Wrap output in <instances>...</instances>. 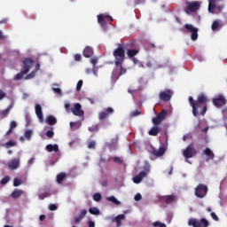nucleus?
<instances>
[{
  "mask_svg": "<svg viewBox=\"0 0 227 227\" xmlns=\"http://www.w3.org/2000/svg\"><path fill=\"white\" fill-rule=\"evenodd\" d=\"M188 100L191 107H192L193 116L196 117L198 114H200V116H205L207 114V103L208 102V98L205 94H200L197 100H194L192 97H189ZM198 109H201L200 112H199Z\"/></svg>",
  "mask_w": 227,
  "mask_h": 227,
  "instance_id": "obj_1",
  "label": "nucleus"
},
{
  "mask_svg": "<svg viewBox=\"0 0 227 227\" xmlns=\"http://www.w3.org/2000/svg\"><path fill=\"white\" fill-rule=\"evenodd\" d=\"M125 50H127V44H117V48L113 52V56L114 58H115V67H119V65H123V61H125Z\"/></svg>",
  "mask_w": 227,
  "mask_h": 227,
  "instance_id": "obj_2",
  "label": "nucleus"
},
{
  "mask_svg": "<svg viewBox=\"0 0 227 227\" xmlns=\"http://www.w3.org/2000/svg\"><path fill=\"white\" fill-rule=\"evenodd\" d=\"M200 2H186V8L184 10L185 13L189 15V13H196L198 10H200Z\"/></svg>",
  "mask_w": 227,
  "mask_h": 227,
  "instance_id": "obj_3",
  "label": "nucleus"
},
{
  "mask_svg": "<svg viewBox=\"0 0 227 227\" xmlns=\"http://www.w3.org/2000/svg\"><path fill=\"white\" fill-rule=\"evenodd\" d=\"M208 224V221L205 218H201L200 222L198 221L196 218H191L188 221V226L192 227H207Z\"/></svg>",
  "mask_w": 227,
  "mask_h": 227,
  "instance_id": "obj_4",
  "label": "nucleus"
},
{
  "mask_svg": "<svg viewBox=\"0 0 227 227\" xmlns=\"http://www.w3.org/2000/svg\"><path fill=\"white\" fill-rule=\"evenodd\" d=\"M144 169L145 170L141 171L132 178L134 184H141L143 182V178H146V176H148V173H150V167H145Z\"/></svg>",
  "mask_w": 227,
  "mask_h": 227,
  "instance_id": "obj_5",
  "label": "nucleus"
},
{
  "mask_svg": "<svg viewBox=\"0 0 227 227\" xmlns=\"http://www.w3.org/2000/svg\"><path fill=\"white\" fill-rule=\"evenodd\" d=\"M207 192H208V187L205 184H198V186L195 188V196L197 198H203L204 196H207Z\"/></svg>",
  "mask_w": 227,
  "mask_h": 227,
  "instance_id": "obj_6",
  "label": "nucleus"
},
{
  "mask_svg": "<svg viewBox=\"0 0 227 227\" xmlns=\"http://www.w3.org/2000/svg\"><path fill=\"white\" fill-rule=\"evenodd\" d=\"M198 152H196V149L194 148V145L192 144L189 145L186 149L183 152L184 157L185 159H192L194 155H196Z\"/></svg>",
  "mask_w": 227,
  "mask_h": 227,
  "instance_id": "obj_7",
  "label": "nucleus"
},
{
  "mask_svg": "<svg viewBox=\"0 0 227 227\" xmlns=\"http://www.w3.org/2000/svg\"><path fill=\"white\" fill-rule=\"evenodd\" d=\"M113 17L109 15H104V14H99L98 15V22L102 26V27H106L107 25V22L111 23L113 22Z\"/></svg>",
  "mask_w": 227,
  "mask_h": 227,
  "instance_id": "obj_8",
  "label": "nucleus"
},
{
  "mask_svg": "<svg viewBox=\"0 0 227 227\" xmlns=\"http://www.w3.org/2000/svg\"><path fill=\"white\" fill-rule=\"evenodd\" d=\"M160 98L163 102H169L171 100V97H173V90L167 89L161 92H160Z\"/></svg>",
  "mask_w": 227,
  "mask_h": 227,
  "instance_id": "obj_9",
  "label": "nucleus"
},
{
  "mask_svg": "<svg viewBox=\"0 0 227 227\" xmlns=\"http://www.w3.org/2000/svg\"><path fill=\"white\" fill-rule=\"evenodd\" d=\"M184 28H186L189 33H192L191 38L193 42H196V40H198V28L194 27L192 24H185Z\"/></svg>",
  "mask_w": 227,
  "mask_h": 227,
  "instance_id": "obj_10",
  "label": "nucleus"
},
{
  "mask_svg": "<svg viewBox=\"0 0 227 227\" xmlns=\"http://www.w3.org/2000/svg\"><path fill=\"white\" fill-rule=\"evenodd\" d=\"M71 112L74 116H84V110L79 103L74 104V106L71 108Z\"/></svg>",
  "mask_w": 227,
  "mask_h": 227,
  "instance_id": "obj_11",
  "label": "nucleus"
},
{
  "mask_svg": "<svg viewBox=\"0 0 227 227\" xmlns=\"http://www.w3.org/2000/svg\"><path fill=\"white\" fill-rule=\"evenodd\" d=\"M113 113H114V109H113V107H107L98 114V120H106L109 117V114H113Z\"/></svg>",
  "mask_w": 227,
  "mask_h": 227,
  "instance_id": "obj_12",
  "label": "nucleus"
},
{
  "mask_svg": "<svg viewBox=\"0 0 227 227\" xmlns=\"http://www.w3.org/2000/svg\"><path fill=\"white\" fill-rule=\"evenodd\" d=\"M213 104L215 107H223V106H226V98L223 95H219L218 98L213 99Z\"/></svg>",
  "mask_w": 227,
  "mask_h": 227,
  "instance_id": "obj_13",
  "label": "nucleus"
},
{
  "mask_svg": "<svg viewBox=\"0 0 227 227\" xmlns=\"http://www.w3.org/2000/svg\"><path fill=\"white\" fill-rule=\"evenodd\" d=\"M20 167V158H14L8 162L9 169H18Z\"/></svg>",
  "mask_w": 227,
  "mask_h": 227,
  "instance_id": "obj_14",
  "label": "nucleus"
},
{
  "mask_svg": "<svg viewBox=\"0 0 227 227\" xmlns=\"http://www.w3.org/2000/svg\"><path fill=\"white\" fill-rule=\"evenodd\" d=\"M35 65V61L31 59H23V70H27V73L31 70V67Z\"/></svg>",
  "mask_w": 227,
  "mask_h": 227,
  "instance_id": "obj_15",
  "label": "nucleus"
},
{
  "mask_svg": "<svg viewBox=\"0 0 227 227\" xmlns=\"http://www.w3.org/2000/svg\"><path fill=\"white\" fill-rule=\"evenodd\" d=\"M35 109L38 120L41 121V123H43V113L42 112V106L35 105Z\"/></svg>",
  "mask_w": 227,
  "mask_h": 227,
  "instance_id": "obj_16",
  "label": "nucleus"
},
{
  "mask_svg": "<svg viewBox=\"0 0 227 227\" xmlns=\"http://www.w3.org/2000/svg\"><path fill=\"white\" fill-rule=\"evenodd\" d=\"M204 153L207 157V159L206 160L207 162H208V160H214V159H215V154H214V152H212V150H210V148L208 147L204 150Z\"/></svg>",
  "mask_w": 227,
  "mask_h": 227,
  "instance_id": "obj_17",
  "label": "nucleus"
},
{
  "mask_svg": "<svg viewBox=\"0 0 227 227\" xmlns=\"http://www.w3.org/2000/svg\"><path fill=\"white\" fill-rule=\"evenodd\" d=\"M152 153L155 157H162V155H164V153H166V149L164 146H160L158 150H155V149L153 150Z\"/></svg>",
  "mask_w": 227,
  "mask_h": 227,
  "instance_id": "obj_18",
  "label": "nucleus"
},
{
  "mask_svg": "<svg viewBox=\"0 0 227 227\" xmlns=\"http://www.w3.org/2000/svg\"><path fill=\"white\" fill-rule=\"evenodd\" d=\"M223 27V23H221V20H215L213 21L211 29L212 31H219Z\"/></svg>",
  "mask_w": 227,
  "mask_h": 227,
  "instance_id": "obj_19",
  "label": "nucleus"
},
{
  "mask_svg": "<svg viewBox=\"0 0 227 227\" xmlns=\"http://www.w3.org/2000/svg\"><path fill=\"white\" fill-rule=\"evenodd\" d=\"M118 141H119L118 136L112 138L111 142L107 144L108 148H110V150H116V145H118Z\"/></svg>",
  "mask_w": 227,
  "mask_h": 227,
  "instance_id": "obj_20",
  "label": "nucleus"
},
{
  "mask_svg": "<svg viewBox=\"0 0 227 227\" xmlns=\"http://www.w3.org/2000/svg\"><path fill=\"white\" fill-rule=\"evenodd\" d=\"M86 214H88V210L82 209L80 214L74 218V223H79L82 219L86 217Z\"/></svg>",
  "mask_w": 227,
  "mask_h": 227,
  "instance_id": "obj_21",
  "label": "nucleus"
},
{
  "mask_svg": "<svg viewBox=\"0 0 227 227\" xmlns=\"http://www.w3.org/2000/svg\"><path fill=\"white\" fill-rule=\"evenodd\" d=\"M45 150H47V152H50V153H52V152L57 153V152H59V146H58L57 144H54V145L49 144L46 145Z\"/></svg>",
  "mask_w": 227,
  "mask_h": 227,
  "instance_id": "obj_22",
  "label": "nucleus"
},
{
  "mask_svg": "<svg viewBox=\"0 0 227 227\" xmlns=\"http://www.w3.org/2000/svg\"><path fill=\"white\" fill-rule=\"evenodd\" d=\"M84 58H91L93 56V48L87 46L82 51Z\"/></svg>",
  "mask_w": 227,
  "mask_h": 227,
  "instance_id": "obj_23",
  "label": "nucleus"
},
{
  "mask_svg": "<svg viewBox=\"0 0 227 227\" xmlns=\"http://www.w3.org/2000/svg\"><path fill=\"white\" fill-rule=\"evenodd\" d=\"M159 132H160V128L155 125L148 131V134L149 136H159Z\"/></svg>",
  "mask_w": 227,
  "mask_h": 227,
  "instance_id": "obj_24",
  "label": "nucleus"
},
{
  "mask_svg": "<svg viewBox=\"0 0 227 227\" xmlns=\"http://www.w3.org/2000/svg\"><path fill=\"white\" fill-rule=\"evenodd\" d=\"M22 194H24V192L22 190H18V189H15L11 196L12 198H13V200H17V198H20L22 196Z\"/></svg>",
  "mask_w": 227,
  "mask_h": 227,
  "instance_id": "obj_25",
  "label": "nucleus"
},
{
  "mask_svg": "<svg viewBox=\"0 0 227 227\" xmlns=\"http://www.w3.org/2000/svg\"><path fill=\"white\" fill-rule=\"evenodd\" d=\"M139 54V50H128L127 51V56L129 59H132L135 56H137Z\"/></svg>",
  "mask_w": 227,
  "mask_h": 227,
  "instance_id": "obj_26",
  "label": "nucleus"
},
{
  "mask_svg": "<svg viewBox=\"0 0 227 227\" xmlns=\"http://www.w3.org/2000/svg\"><path fill=\"white\" fill-rule=\"evenodd\" d=\"M46 123H48V125H51V126L56 125L58 123V120L56 119V117L50 115L46 119Z\"/></svg>",
  "mask_w": 227,
  "mask_h": 227,
  "instance_id": "obj_27",
  "label": "nucleus"
},
{
  "mask_svg": "<svg viewBox=\"0 0 227 227\" xmlns=\"http://www.w3.org/2000/svg\"><path fill=\"white\" fill-rule=\"evenodd\" d=\"M218 1H223V0H218ZM215 10V0H209V3H208L209 13H214Z\"/></svg>",
  "mask_w": 227,
  "mask_h": 227,
  "instance_id": "obj_28",
  "label": "nucleus"
},
{
  "mask_svg": "<svg viewBox=\"0 0 227 227\" xmlns=\"http://www.w3.org/2000/svg\"><path fill=\"white\" fill-rule=\"evenodd\" d=\"M112 76L114 77V79H120L121 74H120V67H119V66H116V67L114 69V71L112 73Z\"/></svg>",
  "mask_w": 227,
  "mask_h": 227,
  "instance_id": "obj_29",
  "label": "nucleus"
},
{
  "mask_svg": "<svg viewBox=\"0 0 227 227\" xmlns=\"http://www.w3.org/2000/svg\"><path fill=\"white\" fill-rule=\"evenodd\" d=\"M26 74H27V70L23 69L20 73L14 76V81H20V79H22Z\"/></svg>",
  "mask_w": 227,
  "mask_h": 227,
  "instance_id": "obj_30",
  "label": "nucleus"
},
{
  "mask_svg": "<svg viewBox=\"0 0 227 227\" xmlns=\"http://www.w3.org/2000/svg\"><path fill=\"white\" fill-rule=\"evenodd\" d=\"M123 219H125V215H119L115 217V223L117 224V227L121 226V221H123Z\"/></svg>",
  "mask_w": 227,
  "mask_h": 227,
  "instance_id": "obj_31",
  "label": "nucleus"
},
{
  "mask_svg": "<svg viewBox=\"0 0 227 227\" xmlns=\"http://www.w3.org/2000/svg\"><path fill=\"white\" fill-rule=\"evenodd\" d=\"M176 200V197H175V195H168L166 198L165 203H167V205H171V203H175Z\"/></svg>",
  "mask_w": 227,
  "mask_h": 227,
  "instance_id": "obj_32",
  "label": "nucleus"
},
{
  "mask_svg": "<svg viewBox=\"0 0 227 227\" xmlns=\"http://www.w3.org/2000/svg\"><path fill=\"white\" fill-rule=\"evenodd\" d=\"M67 178V174L59 173L57 175V184H62L63 181Z\"/></svg>",
  "mask_w": 227,
  "mask_h": 227,
  "instance_id": "obj_33",
  "label": "nucleus"
},
{
  "mask_svg": "<svg viewBox=\"0 0 227 227\" xmlns=\"http://www.w3.org/2000/svg\"><path fill=\"white\" fill-rule=\"evenodd\" d=\"M107 201H111L114 205H121V202L116 199L114 196H110L106 198Z\"/></svg>",
  "mask_w": 227,
  "mask_h": 227,
  "instance_id": "obj_34",
  "label": "nucleus"
},
{
  "mask_svg": "<svg viewBox=\"0 0 227 227\" xmlns=\"http://www.w3.org/2000/svg\"><path fill=\"white\" fill-rule=\"evenodd\" d=\"M12 111V106H8L5 110H3L0 113L1 118H6L8 117V114H10V112Z\"/></svg>",
  "mask_w": 227,
  "mask_h": 227,
  "instance_id": "obj_35",
  "label": "nucleus"
},
{
  "mask_svg": "<svg viewBox=\"0 0 227 227\" xmlns=\"http://www.w3.org/2000/svg\"><path fill=\"white\" fill-rule=\"evenodd\" d=\"M88 129L90 132H98L100 130V124L92 125Z\"/></svg>",
  "mask_w": 227,
  "mask_h": 227,
  "instance_id": "obj_36",
  "label": "nucleus"
},
{
  "mask_svg": "<svg viewBox=\"0 0 227 227\" xmlns=\"http://www.w3.org/2000/svg\"><path fill=\"white\" fill-rule=\"evenodd\" d=\"M160 120L163 121V120L168 116V111L162 110L160 114L156 115Z\"/></svg>",
  "mask_w": 227,
  "mask_h": 227,
  "instance_id": "obj_37",
  "label": "nucleus"
},
{
  "mask_svg": "<svg viewBox=\"0 0 227 227\" xmlns=\"http://www.w3.org/2000/svg\"><path fill=\"white\" fill-rule=\"evenodd\" d=\"M90 214H91L92 215H98V214H100V210H98V208L97 207H90L89 209Z\"/></svg>",
  "mask_w": 227,
  "mask_h": 227,
  "instance_id": "obj_38",
  "label": "nucleus"
},
{
  "mask_svg": "<svg viewBox=\"0 0 227 227\" xmlns=\"http://www.w3.org/2000/svg\"><path fill=\"white\" fill-rule=\"evenodd\" d=\"M82 123L81 121L70 122L71 129H80Z\"/></svg>",
  "mask_w": 227,
  "mask_h": 227,
  "instance_id": "obj_39",
  "label": "nucleus"
},
{
  "mask_svg": "<svg viewBox=\"0 0 227 227\" xmlns=\"http://www.w3.org/2000/svg\"><path fill=\"white\" fill-rule=\"evenodd\" d=\"M153 125H160V123H162V120L159 119V117L156 115V117L153 118L152 120Z\"/></svg>",
  "mask_w": 227,
  "mask_h": 227,
  "instance_id": "obj_40",
  "label": "nucleus"
},
{
  "mask_svg": "<svg viewBox=\"0 0 227 227\" xmlns=\"http://www.w3.org/2000/svg\"><path fill=\"white\" fill-rule=\"evenodd\" d=\"M51 196V193L49 192H45L43 193H39L38 197L39 200H45V198H49Z\"/></svg>",
  "mask_w": 227,
  "mask_h": 227,
  "instance_id": "obj_41",
  "label": "nucleus"
},
{
  "mask_svg": "<svg viewBox=\"0 0 227 227\" xmlns=\"http://www.w3.org/2000/svg\"><path fill=\"white\" fill-rule=\"evenodd\" d=\"M17 145V142L13 140H10L5 143V148H12V146H15Z\"/></svg>",
  "mask_w": 227,
  "mask_h": 227,
  "instance_id": "obj_42",
  "label": "nucleus"
},
{
  "mask_svg": "<svg viewBox=\"0 0 227 227\" xmlns=\"http://www.w3.org/2000/svg\"><path fill=\"white\" fill-rule=\"evenodd\" d=\"M136 116H141V110H135L130 113L131 118H136Z\"/></svg>",
  "mask_w": 227,
  "mask_h": 227,
  "instance_id": "obj_43",
  "label": "nucleus"
},
{
  "mask_svg": "<svg viewBox=\"0 0 227 227\" xmlns=\"http://www.w3.org/2000/svg\"><path fill=\"white\" fill-rule=\"evenodd\" d=\"M10 182V176H5L0 182L2 185H6Z\"/></svg>",
  "mask_w": 227,
  "mask_h": 227,
  "instance_id": "obj_44",
  "label": "nucleus"
},
{
  "mask_svg": "<svg viewBox=\"0 0 227 227\" xmlns=\"http://www.w3.org/2000/svg\"><path fill=\"white\" fill-rule=\"evenodd\" d=\"M122 65L123 64L119 65V71L121 75L127 74V69L124 68Z\"/></svg>",
  "mask_w": 227,
  "mask_h": 227,
  "instance_id": "obj_45",
  "label": "nucleus"
},
{
  "mask_svg": "<svg viewBox=\"0 0 227 227\" xmlns=\"http://www.w3.org/2000/svg\"><path fill=\"white\" fill-rule=\"evenodd\" d=\"M94 201H100L102 200V194L97 192L93 195Z\"/></svg>",
  "mask_w": 227,
  "mask_h": 227,
  "instance_id": "obj_46",
  "label": "nucleus"
},
{
  "mask_svg": "<svg viewBox=\"0 0 227 227\" xmlns=\"http://www.w3.org/2000/svg\"><path fill=\"white\" fill-rule=\"evenodd\" d=\"M21 184H22V180H20L19 178H14V180H13L14 187H19V185H21Z\"/></svg>",
  "mask_w": 227,
  "mask_h": 227,
  "instance_id": "obj_47",
  "label": "nucleus"
},
{
  "mask_svg": "<svg viewBox=\"0 0 227 227\" xmlns=\"http://www.w3.org/2000/svg\"><path fill=\"white\" fill-rule=\"evenodd\" d=\"M114 162H115L116 164H123V160H121V158L115 156L114 158H112Z\"/></svg>",
  "mask_w": 227,
  "mask_h": 227,
  "instance_id": "obj_48",
  "label": "nucleus"
},
{
  "mask_svg": "<svg viewBox=\"0 0 227 227\" xmlns=\"http://www.w3.org/2000/svg\"><path fill=\"white\" fill-rule=\"evenodd\" d=\"M32 136H33V131H31V129L25 131V137L27 139H31Z\"/></svg>",
  "mask_w": 227,
  "mask_h": 227,
  "instance_id": "obj_49",
  "label": "nucleus"
},
{
  "mask_svg": "<svg viewBox=\"0 0 227 227\" xmlns=\"http://www.w3.org/2000/svg\"><path fill=\"white\" fill-rule=\"evenodd\" d=\"M223 8H224V5H218V6L215 5V10H217V12L214 11L213 13H221V12H223Z\"/></svg>",
  "mask_w": 227,
  "mask_h": 227,
  "instance_id": "obj_50",
  "label": "nucleus"
},
{
  "mask_svg": "<svg viewBox=\"0 0 227 227\" xmlns=\"http://www.w3.org/2000/svg\"><path fill=\"white\" fill-rule=\"evenodd\" d=\"M96 143L95 141H90L88 143V148L90 150H95V146H96Z\"/></svg>",
  "mask_w": 227,
  "mask_h": 227,
  "instance_id": "obj_51",
  "label": "nucleus"
},
{
  "mask_svg": "<svg viewBox=\"0 0 227 227\" xmlns=\"http://www.w3.org/2000/svg\"><path fill=\"white\" fill-rule=\"evenodd\" d=\"M82 84H83L82 80L78 81L77 85H76L77 91H81V88H82Z\"/></svg>",
  "mask_w": 227,
  "mask_h": 227,
  "instance_id": "obj_52",
  "label": "nucleus"
},
{
  "mask_svg": "<svg viewBox=\"0 0 227 227\" xmlns=\"http://www.w3.org/2000/svg\"><path fill=\"white\" fill-rule=\"evenodd\" d=\"M90 63H91V65H93V67L95 68V67H97V64L98 63V58H92L90 59Z\"/></svg>",
  "mask_w": 227,
  "mask_h": 227,
  "instance_id": "obj_53",
  "label": "nucleus"
},
{
  "mask_svg": "<svg viewBox=\"0 0 227 227\" xmlns=\"http://www.w3.org/2000/svg\"><path fill=\"white\" fill-rule=\"evenodd\" d=\"M153 226H154V227H166V223H160V222H154L153 223Z\"/></svg>",
  "mask_w": 227,
  "mask_h": 227,
  "instance_id": "obj_54",
  "label": "nucleus"
},
{
  "mask_svg": "<svg viewBox=\"0 0 227 227\" xmlns=\"http://www.w3.org/2000/svg\"><path fill=\"white\" fill-rule=\"evenodd\" d=\"M36 75V72L32 71L30 74H27L26 79H33Z\"/></svg>",
  "mask_w": 227,
  "mask_h": 227,
  "instance_id": "obj_55",
  "label": "nucleus"
},
{
  "mask_svg": "<svg viewBox=\"0 0 227 227\" xmlns=\"http://www.w3.org/2000/svg\"><path fill=\"white\" fill-rule=\"evenodd\" d=\"M49 210H51V212H54V210H58V206H56V204H50Z\"/></svg>",
  "mask_w": 227,
  "mask_h": 227,
  "instance_id": "obj_56",
  "label": "nucleus"
},
{
  "mask_svg": "<svg viewBox=\"0 0 227 227\" xmlns=\"http://www.w3.org/2000/svg\"><path fill=\"white\" fill-rule=\"evenodd\" d=\"M134 199L135 201H141V200H143V196H141V193H137Z\"/></svg>",
  "mask_w": 227,
  "mask_h": 227,
  "instance_id": "obj_57",
  "label": "nucleus"
},
{
  "mask_svg": "<svg viewBox=\"0 0 227 227\" xmlns=\"http://www.w3.org/2000/svg\"><path fill=\"white\" fill-rule=\"evenodd\" d=\"M81 59H82V56L81 54H74V61H81Z\"/></svg>",
  "mask_w": 227,
  "mask_h": 227,
  "instance_id": "obj_58",
  "label": "nucleus"
},
{
  "mask_svg": "<svg viewBox=\"0 0 227 227\" xmlns=\"http://www.w3.org/2000/svg\"><path fill=\"white\" fill-rule=\"evenodd\" d=\"M10 129H17V122L15 121H12L10 123Z\"/></svg>",
  "mask_w": 227,
  "mask_h": 227,
  "instance_id": "obj_59",
  "label": "nucleus"
},
{
  "mask_svg": "<svg viewBox=\"0 0 227 227\" xmlns=\"http://www.w3.org/2000/svg\"><path fill=\"white\" fill-rule=\"evenodd\" d=\"M46 136H47V137H54V131H52V130H48V131L46 132Z\"/></svg>",
  "mask_w": 227,
  "mask_h": 227,
  "instance_id": "obj_60",
  "label": "nucleus"
},
{
  "mask_svg": "<svg viewBox=\"0 0 227 227\" xmlns=\"http://www.w3.org/2000/svg\"><path fill=\"white\" fill-rule=\"evenodd\" d=\"M211 217L214 219V221H219V217L214 212H211Z\"/></svg>",
  "mask_w": 227,
  "mask_h": 227,
  "instance_id": "obj_61",
  "label": "nucleus"
},
{
  "mask_svg": "<svg viewBox=\"0 0 227 227\" xmlns=\"http://www.w3.org/2000/svg\"><path fill=\"white\" fill-rule=\"evenodd\" d=\"M6 98V93L0 90V100H3V98Z\"/></svg>",
  "mask_w": 227,
  "mask_h": 227,
  "instance_id": "obj_62",
  "label": "nucleus"
},
{
  "mask_svg": "<svg viewBox=\"0 0 227 227\" xmlns=\"http://www.w3.org/2000/svg\"><path fill=\"white\" fill-rule=\"evenodd\" d=\"M35 163V157H32L30 160H28L27 164L28 166H33Z\"/></svg>",
  "mask_w": 227,
  "mask_h": 227,
  "instance_id": "obj_63",
  "label": "nucleus"
},
{
  "mask_svg": "<svg viewBox=\"0 0 227 227\" xmlns=\"http://www.w3.org/2000/svg\"><path fill=\"white\" fill-rule=\"evenodd\" d=\"M89 227H95V222L89 221Z\"/></svg>",
  "mask_w": 227,
  "mask_h": 227,
  "instance_id": "obj_64",
  "label": "nucleus"
}]
</instances>
